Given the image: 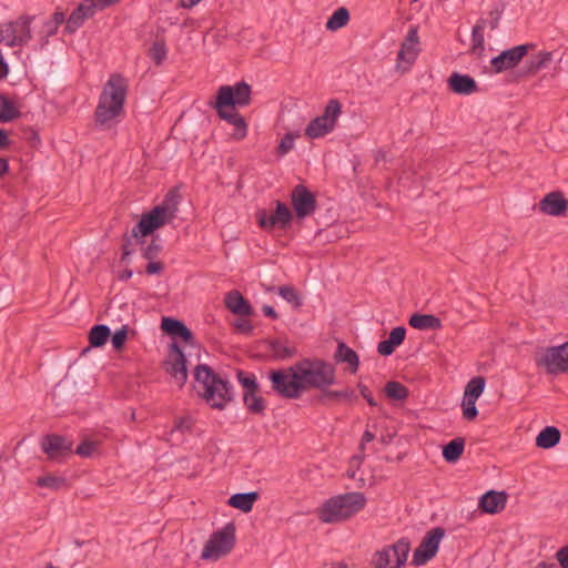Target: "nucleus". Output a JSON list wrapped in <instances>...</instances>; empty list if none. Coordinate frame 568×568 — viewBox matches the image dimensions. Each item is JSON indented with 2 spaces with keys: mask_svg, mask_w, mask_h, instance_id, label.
Segmentation results:
<instances>
[{
  "mask_svg": "<svg viewBox=\"0 0 568 568\" xmlns=\"http://www.w3.org/2000/svg\"><path fill=\"white\" fill-rule=\"evenodd\" d=\"M197 395L213 409L223 410L234 399V387L227 378L207 364H199L193 372Z\"/></svg>",
  "mask_w": 568,
  "mask_h": 568,
  "instance_id": "obj_1",
  "label": "nucleus"
},
{
  "mask_svg": "<svg viewBox=\"0 0 568 568\" xmlns=\"http://www.w3.org/2000/svg\"><path fill=\"white\" fill-rule=\"evenodd\" d=\"M128 93V81L119 73L112 74L103 87L94 118L101 129H111L123 112Z\"/></svg>",
  "mask_w": 568,
  "mask_h": 568,
  "instance_id": "obj_2",
  "label": "nucleus"
},
{
  "mask_svg": "<svg viewBox=\"0 0 568 568\" xmlns=\"http://www.w3.org/2000/svg\"><path fill=\"white\" fill-rule=\"evenodd\" d=\"M366 503L364 493H345L327 499L318 509L317 515L322 523L338 524L359 513Z\"/></svg>",
  "mask_w": 568,
  "mask_h": 568,
  "instance_id": "obj_3",
  "label": "nucleus"
},
{
  "mask_svg": "<svg viewBox=\"0 0 568 568\" xmlns=\"http://www.w3.org/2000/svg\"><path fill=\"white\" fill-rule=\"evenodd\" d=\"M293 369H295L298 383L302 386V393L310 388L320 389L322 393L336 382L334 365L324 359L304 358L295 363Z\"/></svg>",
  "mask_w": 568,
  "mask_h": 568,
  "instance_id": "obj_4",
  "label": "nucleus"
},
{
  "mask_svg": "<svg viewBox=\"0 0 568 568\" xmlns=\"http://www.w3.org/2000/svg\"><path fill=\"white\" fill-rule=\"evenodd\" d=\"M178 197L174 191H170L160 205L154 206L150 212L142 214L140 221L133 226L131 237L134 244L145 246V237L152 235L153 232L163 226L168 220L175 216L178 211L175 199Z\"/></svg>",
  "mask_w": 568,
  "mask_h": 568,
  "instance_id": "obj_5",
  "label": "nucleus"
},
{
  "mask_svg": "<svg viewBox=\"0 0 568 568\" xmlns=\"http://www.w3.org/2000/svg\"><path fill=\"white\" fill-rule=\"evenodd\" d=\"M236 541L235 525L227 523L222 529L214 531L205 542L201 558L217 560L232 551Z\"/></svg>",
  "mask_w": 568,
  "mask_h": 568,
  "instance_id": "obj_6",
  "label": "nucleus"
},
{
  "mask_svg": "<svg viewBox=\"0 0 568 568\" xmlns=\"http://www.w3.org/2000/svg\"><path fill=\"white\" fill-rule=\"evenodd\" d=\"M34 16L23 14L0 26V43L9 48L22 47L32 39L31 23Z\"/></svg>",
  "mask_w": 568,
  "mask_h": 568,
  "instance_id": "obj_7",
  "label": "nucleus"
},
{
  "mask_svg": "<svg viewBox=\"0 0 568 568\" xmlns=\"http://www.w3.org/2000/svg\"><path fill=\"white\" fill-rule=\"evenodd\" d=\"M342 114V103L337 99H331L324 108L322 115L313 119L305 129L308 139H320L331 133Z\"/></svg>",
  "mask_w": 568,
  "mask_h": 568,
  "instance_id": "obj_8",
  "label": "nucleus"
},
{
  "mask_svg": "<svg viewBox=\"0 0 568 568\" xmlns=\"http://www.w3.org/2000/svg\"><path fill=\"white\" fill-rule=\"evenodd\" d=\"M251 85L244 81L234 85H222L219 88L216 99L209 105L213 109L231 106V109L247 106L251 103Z\"/></svg>",
  "mask_w": 568,
  "mask_h": 568,
  "instance_id": "obj_9",
  "label": "nucleus"
},
{
  "mask_svg": "<svg viewBox=\"0 0 568 568\" xmlns=\"http://www.w3.org/2000/svg\"><path fill=\"white\" fill-rule=\"evenodd\" d=\"M272 389L281 397L288 399L300 398L302 386L293 366L287 369H277L270 373Z\"/></svg>",
  "mask_w": 568,
  "mask_h": 568,
  "instance_id": "obj_10",
  "label": "nucleus"
},
{
  "mask_svg": "<svg viewBox=\"0 0 568 568\" xmlns=\"http://www.w3.org/2000/svg\"><path fill=\"white\" fill-rule=\"evenodd\" d=\"M409 550V541L404 538L399 539L394 545L375 552L374 568H399L406 562Z\"/></svg>",
  "mask_w": 568,
  "mask_h": 568,
  "instance_id": "obj_11",
  "label": "nucleus"
},
{
  "mask_svg": "<svg viewBox=\"0 0 568 568\" xmlns=\"http://www.w3.org/2000/svg\"><path fill=\"white\" fill-rule=\"evenodd\" d=\"M537 366L545 367L546 372L557 375L568 372V342L547 347L541 356L536 358Z\"/></svg>",
  "mask_w": 568,
  "mask_h": 568,
  "instance_id": "obj_12",
  "label": "nucleus"
},
{
  "mask_svg": "<svg viewBox=\"0 0 568 568\" xmlns=\"http://www.w3.org/2000/svg\"><path fill=\"white\" fill-rule=\"evenodd\" d=\"M446 531L442 527H435L429 530L422 539L419 546L414 550L412 565L419 567L426 565L433 559L439 548V542Z\"/></svg>",
  "mask_w": 568,
  "mask_h": 568,
  "instance_id": "obj_13",
  "label": "nucleus"
},
{
  "mask_svg": "<svg viewBox=\"0 0 568 568\" xmlns=\"http://www.w3.org/2000/svg\"><path fill=\"white\" fill-rule=\"evenodd\" d=\"M256 217L258 225L264 230L273 227L286 230L291 225L293 213L285 203L276 201V207L273 213L268 214L266 210H261L257 212Z\"/></svg>",
  "mask_w": 568,
  "mask_h": 568,
  "instance_id": "obj_14",
  "label": "nucleus"
},
{
  "mask_svg": "<svg viewBox=\"0 0 568 568\" xmlns=\"http://www.w3.org/2000/svg\"><path fill=\"white\" fill-rule=\"evenodd\" d=\"M291 202L296 216L301 220L311 216L317 207L315 195L304 184H297L292 190Z\"/></svg>",
  "mask_w": 568,
  "mask_h": 568,
  "instance_id": "obj_15",
  "label": "nucleus"
},
{
  "mask_svg": "<svg viewBox=\"0 0 568 568\" xmlns=\"http://www.w3.org/2000/svg\"><path fill=\"white\" fill-rule=\"evenodd\" d=\"M41 448L49 459L60 460L73 453V443L64 436L49 434L42 437Z\"/></svg>",
  "mask_w": 568,
  "mask_h": 568,
  "instance_id": "obj_16",
  "label": "nucleus"
},
{
  "mask_svg": "<svg viewBox=\"0 0 568 568\" xmlns=\"http://www.w3.org/2000/svg\"><path fill=\"white\" fill-rule=\"evenodd\" d=\"M170 356L165 361V369L176 384L182 387L187 381L186 357L175 342L170 345Z\"/></svg>",
  "mask_w": 568,
  "mask_h": 568,
  "instance_id": "obj_17",
  "label": "nucleus"
},
{
  "mask_svg": "<svg viewBox=\"0 0 568 568\" xmlns=\"http://www.w3.org/2000/svg\"><path fill=\"white\" fill-rule=\"evenodd\" d=\"M531 44H520L504 50L500 54L490 61L491 68L496 73L509 70L518 65L523 58L528 53Z\"/></svg>",
  "mask_w": 568,
  "mask_h": 568,
  "instance_id": "obj_18",
  "label": "nucleus"
},
{
  "mask_svg": "<svg viewBox=\"0 0 568 568\" xmlns=\"http://www.w3.org/2000/svg\"><path fill=\"white\" fill-rule=\"evenodd\" d=\"M538 210L547 215L564 216L568 210V201L561 192L554 191L540 200Z\"/></svg>",
  "mask_w": 568,
  "mask_h": 568,
  "instance_id": "obj_19",
  "label": "nucleus"
},
{
  "mask_svg": "<svg viewBox=\"0 0 568 568\" xmlns=\"http://www.w3.org/2000/svg\"><path fill=\"white\" fill-rule=\"evenodd\" d=\"M220 119L226 121L227 123L234 126L233 138L236 140H242L247 134V124L245 119L236 111V109H231V106H223L221 109H215Z\"/></svg>",
  "mask_w": 568,
  "mask_h": 568,
  "instance_id": "obj_20",
  "label": "nucleus"
},
{
  "mask_svg": "<svg viewBox=\"0 0 568 568\" xmlns=\"http://www.w3.org/2000/svg\"><path fill=\"white\" fill-rule=\"evenodd\" d=\"M507 498L505 491L488 490L479 498L478 507L486 514H498L505 509Z\"/></svg>",
  "mask_w": 568,
  "mask_h": 568,
  "instance_id": "obj_21",
  "label": "nucleus"
},
{
  "mask_svg": "<svg viewBox=\"0 0 568 568\" xmlns=\"http://www.w3.org/2000/svg\"><path fill=\"white\" fill-rule=\"evenodd\" d=\"M447 84L456 94L469 95L478 91V84L473 77L458 72H453L449 75Z\"/></svg>",
  "mask_w": 568,
  "mask_h": 568,
  "instance_id": "obj_22",
  "label": "nucleus"
},
{
  "mask_svg": "<svg viewBox=\"0 0 568 568\" xmlns=\"http://www.w3.org/2000/svg\"><path fill=\"white\" fill-rule=\"evenodd\" d=\"M224 303L226 308L240 316H250L253 314V307L250 302L239 291H230L226 293Z\"/></svg>",
  "mask_w": 568,
  "mask_h": 568,
  "instance_id": "obj_23",
  "label": "nucleus"
},
{
  "mask_svg": "<svg viewBox=\"0 0 568 568\" xmlns=\"http://www.w3.org/2000/svg\"><path fill=\"white\" fill-rule=\"evenodd\" d=\"M418 32L416 27H412L408 30V33L405 38V41L402 43L400 50L397 53V60L404 61L407 63H413L418 54Z\"/></svg>",
  "mask_w": 568,
  "mask_h": 568,
  "instance_id": "obj_24",
  "label": "nucleus"
},
{
  "mask_svg": "<svg viewBox=\"0 0 568 568\" xmlns=\"http://www.w3.org/2000/svg\"><path fill=\"white\" fill-rule=\"evenodd\" d=\"M94 16V12L88 4L87 0H83L70 14L65 21L64 31L68 33H74L80 27L83 26L84 21Z\"/></svg>",
  "mask_w": 568,
  "mask_h": 568,
  "instance_id": "obj_25",
  "label": "nucleus"
},
{
  "mask_svg": "<svg viewBox=\"0 0 568 568\" xmlns=\"http://www.w3.org/2000/svg\"><path fill=\"white\" fill-rule=\"evenodd\" d=\"M162 331L172 336L180 337L183 342L189 343L193 339L191 329L182 322L173 317H163L161 322Z\"/></svg>",
  "mask_w": 568,
  "mask_h": 568,
  "instance_id": "obj_26",
  "label": "nucleus"
},
{
  "mask_svg": "<svg viewBox=\"0 0 568 568\" xmlns=\"http://www.w3.org/2000/svg\"><path fill=\"white\" fill-rule=\"evenodd\" d=\"M406 336V328L404 326H397L393 328L389 333L387 339H384L378 343L377 352L382 356L392 355L395 349L403 344Z\"/></svg>",
  "mask_w": 568,
  "mask_h": 568,
  "instance_id": "obj_27",
  "label": "nucleus"
},
{
  "mask_svg": "<svg viewBox=\"0 0 568 568\" xmlns=\"http://www.w3.org/2000/svg\"><path fill=\"white\" fill-rule=\"evenodd\" d=\"M357 399L356 393L352 388H344L341 390H333L325 388L316 396V402L322 405H327L329 402H347L352 403Z\"/></svg>",
  "mask_w": 568,
  "mask_h": 568,
  "instance_id": "obj_28",
  "label": "nucleus"
},
{
  "mask_svg": "<svg viewBox=\"0 0 568 568\" xmlns=\"http://www.w3.org/2000/svg\"><path fill=\"white\" fill-rule=\"evenodd\" d=\"M334 361L336 363L348 364V369L352 374L358 371L359 357L357 353L347 346L344 342H338L337 349L334 354Z\"/></svg>",
  "mask_w": 568,
  "mask_h": 568,
  "instance_id": "obj_29",
  "label": "nucleus"
},
{
  "mask_svg": "<svg viewBox=\"0 0 568 568\" xmlns=\"http://www.w3.org/2000/svg\"><path fill=\"white\" fill-rule=\"evenodd\" d=\"M268 351L276 361H285L297 354L296 347L287 339H272L268 342Z\"/></svg>",
  "mask_w": 568,
  "mask_h": 568,
  "instance_id": "obj_30",
  "label": "nucleus"
},
{
  "mask_svg": "<svg viewBox=\"0 0 568 568\" xmlns=\"http://www.w3.org/2000/svg\"><path fill=\"white\" fill-rule=\"evenodd\" d=\"M408 324L420 331H437L443 327L440 318L432 314L415 313L409 317Z\"/></svg>",
  "mask_w": 568,
  "mask_h": 568,
  "instance_id": "obj_31",
  "label": "nucleus"
},
{
  "mask_svg": "<svg viewBox=\"0 0 568 568\" xmlns=\"http://www.w3.org/2000/svg\"><path fill=\"white\" fill-rule=\"evenodd\" d=\"M258 497L260 495L257 491L237 493L229 498L227 504L233 508L242 510L243 513H248L252 510L253 505L258 499Z\"/></svg>",
  "mask_w": 568,
  "mask_h": 568,
  "instance_id": "obj_32",
  "label": "nucleus"
},
{
  "mask_svg": "<svg viewBox=\"0 0 568 568\" xmlns=\"http://www.w3.org/2000/svg\"><path fill=\"white\" fill-rule=\"evenodd\" d=\"M561 434L555 426L545 427L536 437V446L544 449L555 447L560 440Z\"/></svg>",
  "mask_w": 568,
  "mask_h": 568,
  "instance_id": "obj_33",
  "label": "nucleus"
},
{
  "mask_svg": "<svg viewBox=\"0 0 568 568\" xmlns=\"http://www.w3.org/2000/svg\"><path fill=\"white\" fill-rule=\"evenodd\" d=\"M21 116L16 103L7 95L0 93V122H11Z\"/></svg>",
  "mask_w": 568,
  "mask_h": 568,
  "instance_id": "obj_34",
  "label": "nucleus"
},
{
  "mask_svg": "<svg viewBox=\"0 0 568 568\" xmlns=\"http://www.w3.org/2000/svg\"><path fill=\"white\" fill-rule=\"evenodd\" d=\"M465 448V439L456 437L443 447V458L447 463H456L463 455Z\"/></svg>",
  "mask_w": 568,
  "mask_h": 568,
  "instance_id": "obj_35",
  "label": "nucleus"
},
{
  "mask_svg": "<svg viewBox=\"0 0 568 568\" xmlns=\"http://www.w3.org/2000/svg\"><path fill=\"white\" fill-rule=\"evenodd\" d=\"M486 27V20L480 19L477 21V23L473 27L471 30V48L470 51L473 54L481 55L484 52V30Z\"/></svg>",
  "mask_w": 568,
  "mask_h": 568,
  "instance_id": "obj_36",
  "label": "nucleus"
},
{
  "mask_svg": "<svg viewBox=\"0 0 568 568\" xmlns=\"http://www.w3.org/2000/svg\"><path fill=\"white\" fill-rule=\"evenodd\" d=\"M243 403L252 414L263 415L266 408L265 399L258 395V392H244Z\"/></svg>",
  "mask_w": 568,
  "mask_h": 568,
  "instance_id": "obj_37",
  "label": "nucleus"
},
{
  "mask_svg": "<svg viewBox=\"0 0 568 568\" xmlns=\"http://www.w3.org/2000/svg\"><path fill=\"white\" fill-rule=\"evenodd\" d=\"M349 11L345 7H339L327 19L325 27L328 31H337L345 27L349 21Z\"/></svg>",
  "mask_w": 568,
  "mask_h": 568,
  "instance_id": "obj_38",
  "label": "nucleus"
},
{
  "mask_svg": "<svg viewBox=\"0 0 568 568\" xmlns=\"http://www.w3.org/2000/svg\"><path fill=\"white\" fill-rule=\"evenodd\" d=\"M111 336V331L108 325H94L89 332V343L92 347L103 346L108 338Z\"/></svg>",
  "mask_w": 568,
  "mask_h": 568,
  "instance_id": "obj_39",
  "label": "nucleus"
},
{
  "mask_svg": "<svg viewBox=\"0 0 568 568\" xmlns=\"http://www.w3.org/2000/svg\"><path fill=\"white\" fill-rule=\"evenodd\" d=\"M385 395L395 400H404L408 397V389L399 382H387L384 387Z\"/></svg>",
  "mask_w": 568,
  "mask_h": 568,
  "instance_id": "obj_40",
  "label": "nucleus"
},
{
  "mask_svg": "<svg viewBox=\"0 0 568 568\" xmlns=\"http://www.w3.org/2000/svg\"><path fill=\"white\" fill-rule=\"evenodd\" d=\"M552 60V53L548 51H542L532 57L527 62V69L529 73H536L539 70L546 68L550 61Z\"/></svg>",
  "mask_w": 568,
  "mask_h": 568,
  "instance_id": "obj_41",
  "label": "nucleus"
},
{
  "mask_svg": "<svg viewBox=\"0 0 568 568\" xmlns=\"http://www.w3.org/2000/svg\"><path fill=\"white\" fill-rule=\"evenodd\" d=\"M37 485L39 487H45L52 490H60L68 487V481L64 477L54 476V475H45L39 477L37 480Z\"/></svg>",
  "mask_w": 568,
  "mask_h": 568,
  "instance_id": "obj_42",
  "label": "nucleus"
},
{
  "mask_svg": "<svg viewBox=\"0 0 568 568\" xmlns=\"http://www.w3.org/2000/svg\"><path fill=\"white\" fill-rule=\"evenodd\" d=\"M485 388V378L481 376H477L471 378L466 387L464 394L468 397L478 399V397L483 394Z\"/></svg>",
  "mask_w": 568,
  "mask_h": 568,
  "instance_id": "obj_43",
  "label": "nucleus"
},
{
  "mask_svg": "<svg viewBox=\"0 0 568 568\" xmlns=\"http://www.w3.org/2000/svg\"><path fill=\"white\" fill-rule=\"evenodd\" d=\"M237 381L243 386L244 392H260V387L256 381V377L253 373H244L243 371H237Z\"/></svg>",
  "mask_w": 568,
  "mask_h": 568,
  "instance_id": "obj_44",
  "label": "nucleus"
},
{
  "mask_svg": "<svg viewBox=\"0 0 568 568\" xmlns=\"http://www.w3.org/2000/svg\"><path fill=\"white\" fill-rule=\"evenodd\" d=\"M278 294L288 303L293 304L294 307L302 306V298L297 291L290 285H282L277 288Z\"/></svg>",
  "mask_w": 568,
  "mask_h": 568,
  "instance_id": "obj_45",
  "label": "nucleus"
},
{
  "mask_svg": "<svg viewBox=\"0 0 568 568\" xmlns=\"http://www.w3.org/2000/svg\"><path fill=\"white\" fill-rule=\"evenodd\" d=\"M161 251L162 246L159 242V236H153L152 240L145 246L142 247L141 254L143 258L152 261L158 257Z\"/></svg>",
  "mask_w": 568,
  "mask_h": 568,
  "instance_id": "obj_46",
  "label": "nucleus"
},
{
  "mask_svg": "<svg viewBox=\"0 0 568 568\" xmlns=\"http://www.w3.org/2000/svg\"><path fill=\"white\" fill-rule=\"evenodd\" d=\"M476 400L477 399L468 397L467 395L464 394L462 407H463V417L465 419L473 420L477 417L478 409L476 407Z\"/></svg>",
  "mask_w": 568,
  "mask_h": 568,
  "instance_id": "obj_47",
  "label": "nucleus"
},
{
  "mask_svg": "<svg viewBox=\"0 0 568 568\" xmlns=\"http://www.w3.org/2000/svg\"><path fill=\"white\" fill-rule=\"evenodd\" d=\"M298 136H301L300 131L286 133L282 138L280 145L277 146V153L280 155H285L286 153H288L294 148V141Z\"/></svg>",
  "mask_w": 568,
  "mask_h": 568,
  "instance_id": "obj_48",
  "label": "nucleus"
},
{
  "mask_svg": "<svg viewBox=\"0 0 568 568\" xmlns=\"http://www.w3.org/2000/svg\"><path fill=\"white\" fill-rule=\"evenodd\" d=\"M150 58L156 65H160L166 58V48L163 42H154L149 51Z\"/></svg>",
  "mask_w": 568,
  "mask_h": 568,
  "instance_id": "obj_49",
  "label": "nucleus"
},
{
  "mask_svg": "<svg viewBox=\"0 0 568 568\" xmlns=\"http://www.w3.org/2000/svg\"><path fill=\"white\" fill-rule=\"evenodd\" d=\"M129 326L122 325L121 328L116 329L114 334L111 336V343L114 349L120 351L123 348L125 341L128 338Z\"/></svg>",
  "mask_w": 568,
  "mask_h": 568,
  "instance_id": "obj_50",
  "label": "nucleus"
},
{
  "mask_svg": "<svg viewBox=\"0 0 568 568\" xmlns=\"http://www.w3.org/2000/svg\"><path fill=\"white\" fill-rule=\"evenodd\" d=\"M98 446L99 443L97 440L85 439L77 447L75 454L85 458L91 457Z\"/></svg>",
  "mask_w": 568,
  "mask_h": 568,
  "instance_id": "obj_51",
  "label": "nucleus"
},
{
  "mask_svg": "<svg viewBox=\"0 0 568 568\" xmlns=\"http://www.w3.org/2000/svg\"><path fill=\"white\" fill-rule=\"evenodd\" d=\"M87 2L92 9V11L95 13L97 11L104 10L105 8H109L120 2V0H87Z\"/></svg>",
  "mask_w": 568,
  "mask_h": 568,
  "instance_id": "obj_52",
  "label": "nucleus"
},
{
  "mask_svg": "<svg viewBox=\"0 0 568 568\" xmlns=\"http://www.w3.org/2000/svg\"><path fill=\"white\" fill-rule=\"evenodd\" d=\"M233 326L235 327V329L239 332V333H242V334H245V335H248L252 333L253 331V326L251 324V322L246 318H237L235 320Z\"/></svg>",
  "mask_w": 568,
  "mask_h": 568,
  "instance_id": "obj_53",
  "label": "nucleus"
},
{
  "mask_svg": "<svg viewBox=\"0 0 568 568\" xmlns=\"http://www.w3.org/2000/svg\"><path fill=\"white\" fill-rule=\"evenodd\" d=\"M555 556L561 568H568V545L559 548Z\"/></svg>",
  "mask_w": 568,
  "mask_h": 568,
  "instance_id": "obj_54",
  "label": "nucleus"
},
{
  "mask_svg": "<svg viewBox=\"0 0 568 568\" xmlns=\"http://www.w3.org/2000/svg\"><path fill=\"white\" fill-rule=\"evenodd\" d=\"M191 427H192V419L190 417H182V418H179L178 420H175L173 430H179V432L184 433L186 430H190Z\"/></svg>",
  "mask_w": 568,
  "mask_h": 568,
  "instance_id": "obj_55",
  "label": "nucleus"
},
{
  "mask_svg": "<svg viewBox=\"0 0 568 568\" xmlns=\"http://www.w3.org/2000/svg\"><path fill=\"white\" fill-rule=\"evenodd\" d=\"M358 389H359L361 395L363 396V398L366 399V402L369 406H372V407L377 406V402L374 399L372 392L369 390V388L366 385L358 384Z\"/></svg>",
  "mask_w": 568,
  "mask_h": 568,
  "instance_id": "obj_56",
  "label": "nucleus"
},
{
  "mask_svg": "<svg viewBox=\"0 0 568 568\" xmlns=\"http://www.w3.org/2000/svg\"><path fill=\"white\" fill-rule=\"evenodd\" d=\"M163 268H164V266H163L162 262L152 260V261H149L145 272L150 275L160 274L163 271Z\"/></svg>",
  "mask_w": 568,
  "mask_h": 568,
  "instance_id": "obj_57",
  "label": "nucleus"
},
{
  "mask_svg": "<svg viewBox=\"0 0 568 568\" xmlns=\"http://www.w3.org/2000/svg\"><path fill=\"white\" fill-rule=\"evenodd\" d=\"M489 16H490V19L488 21H486V23H488V26L491 30H495L498 28V24H499L500 11L493 10V11H490Z\"/></svg>",
  "mask_w": 568,
  "mask_h": 568,
  "instance_id": "obj_58",
  "label": "nucleus"
},
{
  "mask_svg": "<svg viewBox=\"0 0 568 568\" xmlns=\"http://www.w3.org/2000/svg\"><path fill=\"white\" fill-rule=\"evenodd\" d=\"M122 241H123L122 246H121L122 251H133L132 245L134 244V240H133V237H131V233L125 232L122 236Z\"/></svg>",
  "mask_w": 568,
  "mask_h": 568,
  "instance_id": "obj_59",
  "label": "nucleus"
},
{
  "mask_svg": "<svg viewBox=\"0 0 568 568\" xmlns=\"http://www.w3.org/2000/svg\"><path fill=\"white\" fill-rule=\"evenodd\" d=\"M44 28V33L47 37H51L53 34H55V32L58 31L59 27L54 23H52L51 20L47 21L43 26Z\"/></svg>",
  "mask_w": 568,
  "mask_h": 568,
  "instance_id": "obj_60",
  "label": "nucleus"
},
{
  "mask_svg": "<svg viewBox=\"0 0 568 568\" xmlns=\"http://www.w3.org/2000/svg\"><path fill=\"white\" fill-rule=\"evenodd\" d=\"M10 145V139L6 130L0 129V150L7 149Z\"/></svg>",
  "mask_w": 568,
  "mask_h": 568,
  "instance_id": "obj_61",
  "label": "nucleus"
},
{
  "mask_svg": "<svg viewBox=\"0 0 568 568\" xmlns=\"http://www.w3.org/2000/svg\"><path fill=\"white\" fill-rule=\"evenodd\" d=\"M262 312L267 317H271L273 320H277L278 318V314L276 313L275 308L273 306H271V305H264L262 307Z\"/></svg>",
  "mask_w": 568,
  "mask_h": 568,
  "instance_id": "obj_62",
  "label": "nucleus"
},
{
  "mask_svg": "<svg viewBox=\"0 0 568 568\" xmlns=\"http://www.w3.org/2000/svg\"><path fill=\"white\" fill-rule=\"evenodd\" d=\"M50 20L52 21V23L60 27L65 21V16L62 11H55Z\"/></svg>",
  "mask_w": 568,
  "mask_h": 568,
  "instance_id": "obj_63",
  "label": "nucleus"
},
{
  "mask_svg": "<svg viewBox=\"0 0 568 568\" xmlns=\"http://www.w3.org/2000/svg\"><path fill=\"white\" fill-rule=\"evenodd\" d=\"M322 568H348V565L344 561L324 564Z\"/></svg>",
  "mask_w": 568,
  "mask_h": 568,
  "instance_id": "obj_64",
  "label": "nucleus"
}]
</instances>
